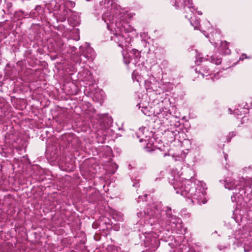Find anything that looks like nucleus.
Listing matches in <instances>:
<instances>
[{"label": "nucleus", "mask_w": 252, "mask_h": 252, "mask_svg": "<svg viewBox=\"0 0 252 252\" xmlns=\"http://www.w3.org/2000/svg\"><path fill=\"white\" fill-rule=\"evenodd\" d=\"M170 183L177 194L190 198L194 204L201 205L206 203L205 184L204 183L196 180L192 177L190 179L181 180L180 178L173 179Z\"/></svg>", "instance_id": "obj_1"}, {"label": "nucleus", "mask_w": 252, "mask_h": 252, "mask_svg": "<svg viewBox=\"0 0 252 252\" xmlns=\"http://www.w3.org/2000/svg\"><path fill=\"white\" fill-rule=\"evenodd\" d=\"M120 6L113 2V0H101L99 1V5L97 6L96 11L104 10L102 15V20L107 24V28L111 30V27L117 26V15L119 13Z\"/></svg>", "instance_id": "obj_2"}, {"label": "nucleus", "mask_w": 252, "mask_h": 252, "mask_svg": "<svg viewBox=\"0 0 252 252\" xmlns=\"http://www.w3.org/2000/svg\"><path fill=\"white\" fill-rule=\"evenodd\" d=\"M161 211L160 204H153L147 208L146 212H138L137 215L139 218L143 217L144 216H145L148 217L149 218H155L158 220L160 219L161 217Z\"/></svg>", "instance_id": "obj_3"}, {"label": "nucleus", "mask_w": 252, "mask_h": 252, "mask_svg": "<svg viewBox=\"0 0 252 252\" xmlns=\"http://www.w3.org/2000/svg\"><path fill=\"white\" fill-rule=\"evenodd\" d=\"M111 40L114 41L115 42L117 43L118 46L124 48L125 46H126L127 45V43L126 41V38L125 37L120 33H115L113 36L111 37Z\"/></svg>", "instance_id": "obj_4"}, {"label": "nucleus", "mask_w": 252, "mask_h": 252, "mask_svg": "<svg viewBox=\"0 0 252 252\" xmlns=\"http://www.w3.org/2000/svg\"><path fill=\"white\" fill-rule=\"evenodd\" d=\"M82 55L88 60H93L95 57V54L93 50L89 45H88L83 51Z\"/></svg>", "instance_id": "obj_5"}, {"label": "nucleus", "mask_w": 252, "mask_h": 252, "mask_svg": "<svg viewBox=\"0 0 252 252\" xmlns=\"http://www.w3.org/2000/svg\"><path fill=\"white\" fill-rule=\"evenodd\" d=\"M167 218L168 221L169 222V225H170L171 227L174 228L178 227V225H181V220L176 216L172 215L171 216L167 217Z\"/></svg>", "instance_id": "obj_6"}, {"label": "nucleus", "mask_w": 252, "mask_h": 252, "mask_svg": "<svg viewBox=\"0 0 252 252\" xmlns=\"http://www.w3.org/2000/svg\"><path fill=\"white\" fill-rule=\"evenodd\" d=\"M195 71L196 72H198L199 74H200L202 77L207 76L211 73V71L209 68L208 66L205 65L201 66L198 69L196 68L195 69Z\"/></svg>", "instance_id": "obj_7"}, {"label": "nucleus", "mask_w": 252, "mask_h": 252, "mask_svg": "<svg viewBox=\"0 0 252 252\" xmlns=\"http://www.w3.org/2000/svg\"><path fill=\"white\" fill-rule=\"evenodd\" d=\"M192 1L190 0H184L183 5L184 10L186 12H188V10L193 13V10H195L194 6L192 5Z\"/></svg>", "instance_id": "obj_8"}, {"label": "nucleus", "mask_w": 252, "mask_h": 252, "mask_svg": "<svg viewBox=\"0 0 252 252\" xmlns=\"http://www.w3.org/2000/svg\"><path fill=\"white\" fill-rule=\"evenodd\" d=\"M146 132H148L147 129L146 127H140L138 129V131L136 133V135L138 138H140L139 141H142L143 139V137H147V135H146Z\"/></svg>", "instance_id": "obj_9"}, {"label": "nucleus", "mask_w": 252, "mask_h": 252, "mask_svg": "<svg viewBox=\"0 0 252 252\" xmlns=\"http://www.w3.org/2000/svg\"><path fill=\"white\" fill-rule=\"evenodd\" d=\"M226 182L224 187L226 189H228L229 190L233 189L240 185L239 181H235L232 180L229 181H226Z\"/></svg>", "instance_id": "obj_10"}, {"label": "nucleus", "mask_w": 252, "mask_h": 252, "mask_svg": "<svg viewBox=\"0 0 252 252\" xmlns=\"http://www.w3.org/2000/svg\"><path fill=\"white\" fill-rule=\"evenodd\" d=\"M139 108H141V112L146 116H150L152 114V111H151V107L148 106H141V103H139L137 105Z\"/></svg>", "instance_id": "obj_11"}, {"label": "nucleus", "mask_w": 252, "mask_h": 252, "mask_svg": "<svg viewBox=\"0 0 252 252\" xmlns=\"http://www.w3.org/2000/svg\"><path fill=\"white\" fill-rule=\"evenodd\" d=\"M186 18L190 20L191 25L194 27L195 29H197L200 27V21L196 17H192L189 15H185Z\"/></svg>", "instance_id": "obj_12"}, {"label": "nucleus", "mask_w": 252, "mask_h": 252, "mask_svg": "<svg viewBox=\"0 0 252 252\" xmlns=\"http://www.w3.org/2000/svg\"><path fill=\"white\" fill-rule=\"evenodd\" d=\"M228 43L226 41L220 42V48L223 50L225 54H230V50L228 48Z\"/></svg>", "instance_id": "obj_13"}, {"label": "nucleus", "mask_w": 252, "mask_h": 252, "mask_svg": "<svg viewBox=\"0 0 252 252\" xmlns=\"http://www.w3.org/2000/svg\"><path fill=\"white\" fill-rule=\"evenodd\" d=\"M159 150V148L156 149V147L151 143H147L145 150L146 152H151L156 150Z\"/></svg>", "instance_id": "obj_14"}, {"label": "nucleus", "mask_w": 252, "mask_h": 252, "mask_svg": "<svg viewBox=\"0 0 252 252\" xmlns=\"http://www.w3.org/2000/svg\"><path fill=\"white\" fill-rule=\"evenodd\" d=\"M67 11L66 10H63L62 12V15H63V16H59V17H58L57 18V20H59L60 21L63 22H64L66 19V15L67 14Z\"/></svg>", "instance_id": "obj_15"}, {"label": "nucleus", "mask_w": 252, "mask_h": 252, "mask_svg": "<svg viewBox=\"0 0 252 252\" xmlns=\"http://www.w3.org/2000/svg\"><path fill=\"white\" fill-rule=\"evenodd\" d=\"M211 62L217 65H219L221 63V58L213 56L211 57Z\"/></svg>", "instance_id": "obj_16"}, {"label": "nucleus", "mask_w": 252, "mask_h": 252, "mask_svg": "<svg viewBox=\"0 0 252 252\" xmlns=\"http://www.w3.org/2000/svg\"><path fill=\"white\" fill-rule=\"evenodd\" d=\"M132 54H133V56H135V59H134V63H136L137 62V60H138L140 57V54L138 51L134 49L132 50V52H131Z\"/></svg>", "instance_id": "obj_17"}, {"label": "nucleus", "mask_w": 252, "mask_h": 252, "mask_svg": "<svg viewBox=\"0 0 252 252\" xmlns=\"http://www.w3.org/2000/svg\"><path fill=\"white\" fill-rule=\"evenodd\" d=\"M119 248L114 245H110L108 246L107 250L109 252H115L116 251L118 252Z\"/></svg>", "instance_id": "obj_18"}, {"label": "nucleus", "mask_w": 252, "mask_h": 252, "mask_svg": "<svg viewBox=\"0 0 252 252\" xmlns=\"http://www.w3.org/2000/svg\"><path fill=\"white\" fill-rule=\"evenodd\" d=\"M236 135L235 131H232L230 132L227 136V140L228 142H230L231 139Z\"/></svg>", "instance_id": "obj_19"}, {"label": "nucleus", "mask_w": 252, "mask_h": 252, "mask_svg": "<svg viewBox=\"0 0 252 252\" xmlns=\"http://www.w3.org/2000/svg\"><path fill=\"white\" fill-rule=\"evenodd\" d=\"M196 63H198V62L201 63L203 61H205V59L201 57V55L199 54L196 56Z\"/></svg>", "instance_id": "obj_20"}, {"label": "nucleus", "mask_w": 252, "mask_h": 252, "mask_svg": "<svg viewBox=\"0 0 252 252\" xmlns=\"http://www.w3.org/2000/svg\"><path fill=\"white\" fill-rule=\"evenodd\" d=\"M69 22H70V25L72 26V27H75L76 26H77V25H79V20H76L74 22H72L71 21V18L68 20Z\"/></svg>", "instance_id": "obj_21"}, {"label": "nucleus", "mask_w": 252, "mask_h": 252, "mask_svg": "<svg viewBox=\"0 0 252 252\" xmlns=\"http://www.w3.org/2000/svg\"><path fill=\"white\" fill-rule=\"evenodd\" d=\"M166 215L167 217L168 216H171L172 215L171 214V208L170 207H166V210L165 211Z\"/></svg>", "instance_id": "obj_22"}, {"label": "nucleus", "mask_w": 252, "mask_h": 252, "mask_svg": "<svg viewBox=\"0 0 252 252\" xmlns=\"http://www.w3.org/2000/svg\"><path fill=\"white\" fill-rule=\"evenodd\" d=\"M171 2L173 4L174 3V5L175 6V7L176 8H178L180 7V6H179V3L177 1V0H171Z\"/></svg>", "instance_id": "obj_23"}, {"label": "nucleus", "mask_w": 252, "mask_h": 252, "mask_svg": "<svg viewBox=\"0 0 252 252\" xmlns=\"http://www.w3.org/2000/svg\"><path fill=\"white\" fill-rule=\"evenodd\" d=\"M124 62L126 64H128L129 63H130L132 61V59H128L127 60V57L126 56H124Z\"/></svg>", "instance_id": "obj_24"}, {"label": "nucleus", "mask_w": 252, "mask_h": 252, "mask_svg": "<svg viewBox=\"0 0 252 252\" xmlns=\"http://www.w3.org/2000/svg\"><path fill=\"white\" fill-rule=\"evenodd\" d=\"M132 186H133V187H134L136 188L138 187H139V183L138 182H136V183H133Z\"/></svg>", "instance_id": "obj_25"}, {"label": "nucleus", "mask_w": 252, "mask_h": 252, "mask_svg": "<svg viewBox=\"0 0 252 252\" xmlns=\"http://www.w3.org/2000/svg\"><path fill=\"white\" fill-rule=\"evenodd\" d=\"M217 35H219V36H220V33L219 32H218L217 31L215 33V34H213V36L215 35V36H217Z\"/></svg>", "instance_id": "obj_26"}, {"label": "nucleus", "mask_w": 252, "mask_h": 252, "mask_svg": "<svg viewBox=\"0 0 252 252\" xmlns=\"http://www.w3.org/2000/svg\"><path fill=\"white\" fill-rule=\"evenodd\" d=\"M234 199H235V196L234 195L231 196V199L232 200L233 202L234 201Z\"/></svg>", "instance_id": "obj_27"}, {"label": "nucleus", "mask_w": 252, "mask_h": 252, "mask_svg": "<svg viewBox=\"0 0 252 252\" xmlns=\"http://www.w3.org/2000/svg\"><path fill=\"white\" fill-rule=\"evenodd\" d=\"M234 199H235V196L234 195L231 196V199L232 200L233 202L234 201Z\"/></svg>", "instance_id": "obj_28"}, {"label": "nucleus", "mask_w": 252, "mask_h": 252, "mask_svg": "<svg viewBox=\"0 0 252 252\" xmlns=\"http://www.w3.org/2000/svg\"><path fill=\"white\" fill-rule=\"evenodd\" d=\"M212 43H214L215 45H218V43L217 42H216V41H214V42L212 41Z\"/></svg>", "instance_id": "obj_29"}, {"label": "nucleus", "mask_w": 252, "mask_h": 252, "mask_svg": "<svg viewBox=\"0 0 252 252\" xmlns=\"http://www.w3.org/2000/svg\"><path fill=\"white\" fill-rule=\"evenodd\" d=\"M167 155H169V154H168L165 153V154H164V155H163V157H166V156H167Z\"/></svg>", "instance_id": "obj_30"}, {"label": "nucleus", "mask_w": 252, "mask_h": 252, "mask_svg": "<svg viewBox=\"0 0 252 252\" xmlns=\"http://www.w3.org/2000/svg\"><path fill=\"white\" fill-rule=\"evenodd\" d=\"M197 13L199 15H202V12H200V11H197Z\"/></svg>", "instance_id": "obj_31"}, {"label": "nucleus", "mask_w": 252, "mask_h": 252, "mask_svg": "<svg viewBox=\"0 0 252 252\" xmlns=\"http://www.w3.org/2000/svg\"><path fill=\"white\" fill-rule=\"evenodd\" d=\"M218 248H219L220 250H221L222 249V248H221V246H218Z\"/></svg>", "instance_id": "obj_32"}, {"label": "nucleus", "mask_w": 252, "mask_h": 252, "mask_svg": "<svg viewBox=\"0 0 252 252\" xmlns=\"http://www.w3.org/2000/svg\"><path fill=\"white\" fill-rule=\"evenodd\" d=\"M227 156H227V155H224V158H225V159H226V158H227Z\"/></svg>", "instance_id": "obj_33"}, {"label": "nucleus", "mask_w": 252, "mask_h": 252, "mask_svg": "<svg viewBox=\"0 0 252 252\" xmlns=\"http://www.w3.org/2000/svg\"><path fill=\"white\" fill-rule=\"evenodd\" d=\"M243 59H244V58H243V57H240V60H243Z\"/></svg>", "instance_id": "obj_34"}]
</instances>
